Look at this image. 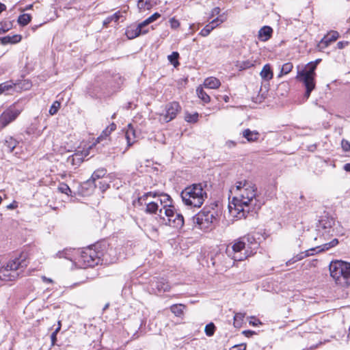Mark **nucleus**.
<instances>
[{"label":"nucleus","instance_id":"obj_1","mask_svg":"<svg viewBox=\"0 0 350 350\" xmlns=\"http://www.w3.org/2000/svg\"><path fill=\"white\" fill-rule=\"evenodd\" d=\"M230 192L234 196L229 204V211L238 219L245 218L250 212H256L260 208L262 203L256 199L257 187L252 181H237Z\"/></svg>","mask_w":350,"mask_h":350},{"label":"nucleus","instance_id":"obj_2","mask_svg":"<svg viewBox=\"0 0 350 350\" xmlns=\"http://www.w3.org/2000/svg\"><path fill=\"white\" fill-rule=\"evenodd\" d=\"M180 196L186 205L198 208L203 204L204 199L207 197L201 184H193L187 187L181 192Z\"/></svg>","mask_w":350,"mask_h":350},{"label":"nucleus","instance_id":"obj_3","mask_svg":"<svg viewBox=\"0 0 350 350\" xmlns=\"http://www.w3.org/2000/svg\"><path fill=\"white\" fill-rule=\"evenodd\" d=\"M331 276L342 286L350 285V263L336 260L329 265Z\"/></svg>","mask_w":350,"mask_h":350},{"label":"nucleus","instance_id":"obj_4","mask_svg":"<svg viewBox=\"0 0 350 350\" xmlns=\"http://www.w3.org/2000/svg\"><path fill=\"white\" fill-rule=\"evenodd\" d=\"M106 248V243H98L81 251L78 261L84 267H94L100 262L99 249Z\"/></svg>","mask_w":350,"mask_h":350},{"label":"nucleus","instance_id":"obj_5","mask_svg":"<svg viewBox=\"0 0 350 350\" xmlns=\"http://www.w3.org/2000/svg\"><path fill=\"white\" fill-rule=\"evenodd\" d=\"M317 68V63H309L304 70L299 71L297 75V79L302 82L306 88L304 98L307 100L315 88L314 77L316 75L315 70Z\"/></svg>","mask_w":350,"mask_h":350},{"label":"nucleus","instance_id":"obj_6","mask_svg":"<svg viewBox=\"0 0 350 350\" xmlns=\"http://www.w3.org/2000/svg\"><path fill=\"white\" fill-rule=\"evenodd\" d=\"M26 267L25 262L19 258L10 260L6 266L0 268V280L5 281L14 280Z\"/></svg>","mask_w":350,"mask_h":350},{"label":"nucleus","instance_id":"obj_7","mask_svg":"<svg viewBox=\"0 0 350 350\" xmlns=\"http://www.w3.org/2000/svg\"><path fill=\"white\" fill-rule=\"evenodd\" d=\"M215 215L216 212L213 208L204 207L192 217L193 223L201 230H208L216 219Z\"/></svg>","mask_w":350,"mask_h":350},{"label":"nucleus","instance_id":"obj_8","mask_svg":"<svg viewBox=\"0 0 350 350\" xmlns=\"http://www.w3.org/2000/svg\"><path fill=\"white\" fill-rule=\"evenodd\" d=\"M246 241L241 238L235 241L232 246H228L226 253L228 257L234 261H242L251 255L246 247Z\"/></svg>","mask_w":350,"mask_h":350},{"label":"nucleus","instance_id":"obj_9","mask_svg":"<svg viewBox=\"0 0 350 350\" xmlns=\"http://www.w3.org/2000/svg\"><path fill=\"white\" fill-rule=\"evenodd\" d=\"M163 210L165 215L167 217V221L163 218L165 224L178 229L183 226L184 217L181 213L176 211L173 206L164 205Z\"/></svg>","mask_w":350,"mask_h":350},{"label":"nucleus","instance_id":"obj_10","mask_svg":"<svg viewBox=\"0 0 350 350\" xmlns=\"http://www.w3.org/2000/svg\"><path fill=\"white\" fill-rule=\"evenodd\" d=\"M98 250L101 263H114L121 257V247H113L106 243V248H100Z\"/></svg>","mask_w":350,"mask_h":350},{"label":"nucleus","instance_id":"obj_11","mask_svg":"<svg viewBox=\"0 0 350 350\" xmlns=\"http://www.w3.org/2000/svg\"><path fill=\"white\" fill-rule=\"evenodd\" d=\"M334 222L333 218L328 217H323L319 221V224L317 226V231L318 237L320 239L327 240L332 236V232L334 231L332 227Z\"/></svg>","mask_w":350,"mask_h":350},{"label":"nucleus","instance_id":"obj_12","mask_svg":"<svg viewBox=\"0 0 350 350\" xmlns=\"http://www.w3.org/2000/svg\"><path fill=\"white\" fill-rule=\"evenodd\" d=\"M157 196L158 193L156 192H147L138 198L137 202L140 206H146L144 211L146 213L156 214L157 212L159 211L158 202L150 201L148 198H155Z\"/></svg>","mask_w":350,"mask_h":350},{"label":"nucleus","instance_id":"obj_13","mask_svg":"<svg viewBox=\"0 0 350 350\" xmlns=\"http://www.w3.org/2000/svg\"><path fill=\"white\" fill-rule=\"evenodd\" d=\"M21 110L12 105L5 110L0 116V131L16 119Z\"/></svg>","mask_w":350,"mask_h":350},{"label":"nucleus","instance_id":"obj_14","mask_svg":"<svg viewBox=\"0 0 350 350\" xmlns=\"http://www.w3.org/2000/svg\"><path fill=\"white\" fill-rule=\"evenodd\" d=\"M165 109L166 113L163 116V118H161V120L168 122L176 118L177 113L180 110V106L178 103L172 102L166 105Z\"/></svg>","mask_w":350,"mask_h":350},{"label":"nucleus","instance_id":"obj_15","mask_svg":"<svg viewBox=\"0 0 350 350\" xmlns=\"http://www.w3.org/2000/svg\"><path fill=\"white\" fill-rule=\"evenodd\" d=\"M150 286L154 293H161L169 291L170 286L164 278H157L151 281Z\"/></svg>","mask_w":350,"mask_h":350},{"label":"nucleus","instance_id":"obj_16","mask_svg":"<svg viewBox=\"0 0 350 350\" xmlns=\"http://www.w3.org/2000/svg\"><path fill=\"white\" fill-rule=\"evenodd\" d=\"M339 37V33L336 31H332L325 35L320 41L319 46L321 49L327 47L331 42L336 41Z\"/></svg>","mask_w":350,"mask_h":350},{"label":"nucleus","instance_id":"obj_17","mask_svg":"<svg viewBox=\"0 0 350 350\" xmlns=\"http://www.w3.org/2000/svg\"><path fill=\"white\" fill-rule=\"evenodd\" d=\"M89 154L88 151H85V153L83 152H77L72 155L68 157L67 162L72 165H79L84 160V157Z\"/></svg>","mask_w":350,"mask_h":350},{"label":"nucleus","instance_id":"obj_18","mask_svg":"<svg viewBox=\"0 0 350 350\" xmlns=\"http://www.w3.org/2000/svg\"><path fill=\"white\" fill-rule=\"evenodd\" d=\"M273 34V29L270 26H263L258 32V38L262 42L269 40Z\"/></svg>","mask_w":350,"mask_h":350},{"label":"nucleus","instance_id":"obj_19","mask_svg":"<svg viewBox=\"0 0 350 350\" xmlns=\"http://www.w3.org/2000/svg\"><path fill=\"white\" fill-rule=\"evenodd\" d=\"M136 137V135H135V129L133 128V126H132L131 124H129L128 125V127H127V129L126 130V132H125V138L126 139V142H127V148L126 149L128 150V148L129 147H131L135 142V139Z\"/></svg>","mask_w":350,"mask_h":350},{"label":"nucleus","instance_id":"obj_20","mask_svg":"<svg viewBox=\"0 0 350 350\" xmlns=\"http://www.w3.org/2000/svg\"><path fill=\"white\" fill-rule=\"evenodd\" d=\"M243 137L249 142H254L258 141L260 134L256 131H251L249 129H245L242 133Z\"/></svg>","mask_w":350,"mask_h":350},{"label":"nucleus","instance_id":"obj_21","mask_svg":"<svg viewBox=\"0 0 350 350\" xmlns=\"http://www.w3.org/2000/svg\"><path fill=\"white\" fill-rule=\"evenodd\" d=\"M243 240L246 241V247L248 250L249 252H251V255L252 254L253 250H255L258 247V243L256 241V239L252 236H247L243 237Z\"/></svg>","mask_w":350,"mask_h":350},{"label":"nucleus","instance_id":"obj_22","mask_svg":"<svg viewBox=\"0 0 350 350\" xmlns=\"http://www.w3.org/2000/svg\"><path fill=\"white\" fill-rule=\"evenodd\" d=\"M22 36L18 34L12 36H7L0 38V42L2 44L5 45L8 44H16L21 40Z\"/></svg>","mask_w":350,"mask_h":350},{"label":"nucleus","instance_id":"obj_23","mask_svg":"<svg viewBox=\"0 0 350 350\" xmlns=\"http://www.w3.org/2000/svg\"><path fill=\"white\" fill-rule=\"evenodd\" d=\"M220 85L219 80L213 77H208L204 81V86L210 89H217Z\"/></svg>","mask_w":350,"mask_h":350},{"label":"nucleus","instance_id":"obj_24","mask_svg":"<svg viewBox=\"0 0 350 350\" xmlns=\"http://www.w3.org/2000/svg\"><path fill=\"white\" fill-rule=\"evenodd\" d=\"M125 34L129 39H133L137 38L141 34H143L141 29L137 26L129 27L126 29Z\"/></svg>","mask_w":350,"mask_h":350},{"label":"nucleus","instance_id":"obj_25","mask_svg":"<svg viewBox=\"0 0 350 350\" xmlns=\"http://www.w3.org/2000/svg\"><path fill=\"white\" fill-rule=\"evenodd\" d=\"M260 75L265 81H269L273 78V75L269 64H265L263 66Z\"/></svg>","mask_w":350,"mask_h":350},{"label":"nucleus","instance_id":"obj_26","mask_svg":"<svg viewBox=\"0 0 350 350\" xmlns=\"http://www.w3.org/2000/svg\"><path fill=\"white\" fill-rule=\"evenodd\" d=\"M106 172L107 171L104 168L94 171L92 175L91 179L88 181V183H94L97 179L103 178L106 174Z\"/></svg>","mask_w":350,"mask_h":350},{"label":"nucleus","instance_id":"obj_27","mask_svg":"<svg viewBox=\"0 0 350 350\" xmlns=\"http://www.w3.org/2000/svg\"><path fill=\"white\" fill-rule=\"evenodd\" d=\"M157 201H159L160 204L161 205H163V206L164 205H168L169 206H172L171 205L172 199H171L170 196L169 195H167V194H162L161 195V198L159 199V200L158 199ZM163 209V207L159 209V213H160L159 215L161 217H162Z\"/></svg>","mask_w":350,"mask_h":350},{"label":"nucleus","instance_id":"obj_28","mask_svg":"<svg viewBox=\"0 0 350 350\" xmlns=\"http://www.w3.org/2000/svg\"><path fill=\"white\" fill-rule=\"evenodd\" d=\"M18 144V142L12 137H7L5 139V146L8 152H12Z\"/></svg>","mask_w":350,"mask_h":350},{"label":"nucleus","instance_id":"obj_29","mask_svg":"<svg viewBox=\"0 0 350 350\" xmlns=\"http://www.w3.org/2000/svg\"><path fill=\"white\" fill-rule=\"evenodd\" d=\"M254 61L250 59L239 62L237 64V66L240 70H245L254 66Z\"/></svg>","mask_w":350,"mask_h":350},{"label":"nucleus","instance_id":"obj_30","mask_svg":"<svg viewBox=\"0 0 350 350\" xmlns=\"http://www.w3.org/2000/svg\"><path fill=\"white\" fill-rule=\"evenodd\" d=\"M196 92L198 97L204 103H208L211 101L209 95L205 91H204L202 88H198Z\"/></svg>","mask_w":350,"mask_h":350},{"label":"nucleus","instance_id":"obj_31","mask_svg":"<svg viewBox=\"0 0 350 350\" xmlns=\"http://www.w3.org/2000/svg\"><path fill=\"white\" fill-rule=\"evenodd\" d=\"M226 20V17L225 16H219L215 18H213L208 24L213 28L215 29L217 27L220 25Z\"/></svg>","mask_w":350,"mask_h":350},{"label":"nucleus","instance_id":"obj_32","mask_svg":"<svg viewBox=\"0 0 350 350\" xmlns=\"http://www.w3.org/2000/svg\"><path fill=\"white\" fill-rule=\"evenodd\" d=\"M121 16L120 12H117L111 16H108L103 21V25L107 27L111 21L117 23Z\"/></svg>","mask_w":350,"mask_h":350},{"label":"nucleus","instance_id":"obj_33","mask_svg":"<svg viewBox=\"0 0 350 350\" xmlns=\"http://www.w3.org/2000/svg\"><path fill=\"white\" fill-rule=\"evenodd\" d=\"M31 20V16L29 14H23L18 16V23L22 25H27Z\"/></svg>","mask_w":350,"mask_h":350},{"label":"nucleus","instance_id":"obj_34","mask_svg":"<svg viewBox=\"0 0 350 350\" xmlns=\"http://www.w3.org/2000/svg\"><path fill=\"white\" fill-rule=\"evenodd\" d=\"M184 308H185L184 305L174 304L170 307V310L176 316L179 317L183 314Z\"/></svg>","mask_w":350,"mask_h":350},{"label":"nucleus","instance_id":"obj_35","mask_svg":"<svg viewBox=\"0 0 350 350\" xmlns=\"http://www.w3.org/2000/svg\"><path fill=\"white\" fill-rule=\"evenodd\" d=\"M245 314L243 313H236L234 316V326L235 327H240L242 325Z\"/></svg>","mask_w":350,"mask_h":350},{"label":"nucleus","instance_id":"obj_36","mask_svg":"<svg viewBox=\"0 0 350 350\" xmlns=\"http://www.w3.org/2000/svg\"><path fill=\"white\" fill-rule=\"evenodd\" d=\"M110 134H111L110 131L109 130V129L106 128L105 130L103 131L100 135L97 137L96 142L90 147V149H92L93 148V146H95L96 145V144L100 143L101 141L103 140V139L108 137Z\"/></svg>","mask_w":350,"mask_h":350},{"label":"nucleus","instance_id":"obj_37","mask_svg":"<svg viewBox=\"0 0 350 350\" xmlns=\"http://www.w3.org/2000/svg\"><path fill=\"white\" fill-rule=\"evenodd\" d=\"M215 329H216V327L214 325V323H210L205 326L204 332H205V334H206V336H213V334L215 332Z\"/></svg>","mask_w":350,"mask_h":350},{"label":"nucleus","instance_id":"obj_38","mask_svg":"<svg viewBox=\"0 0 350 350\" xmlns=\"http://www.w3.org/2000/svg\"><path fill=\"white\" fill-rule=\"evenodd\" d=\"M57 189L61 193H65L68 196H71V193H72L71 189H70L68 185H66V183H60Z\"/></svg>","mask_w":350,"mask_h":350},{"label":"nucleus","instance_id":"obj_39","mask_svg":"<svg viewBox=\"0 0 350 350\" xmlns=\"http://www.w3.org/2000/svg\"><path fill=\"white\" fill-rule=\"evenodd\" d=\"M179 57V53L178 52H172V53L168 55V59L175 67L179 64L178 59Z\"/></svg>","mask_w":350,"mask_h":350},{"label":"nucleus","instance_id":"obj_40","mask_svg":"<svg viewBox=\"0 0 350 350\" xmlns=\"http://www.w3.org/2000/svg\"><path fill=\"white\" fill-rule=\"evenodd\" d=\"M12 23L10 21H5L0 24V33H5L12 28Z\"/></svg>","mask_w":350,"mask_h":350},{"label":"nucleus","instance_id":"obj_41","mask_svg":"<svg viewBox=\"0 0 350 350\" xmlns=\"http://www.w3.org/2000/svg\"><path fill=\"white\" fill-rule=\"evenodd\" d=\"M214 29L209 25L207 24L199 33V35L202 37L208 36Z\"/></svg>","mask_w":350,"mask_h":350},{"label":"nucleus","instance_id":"obj_42","mask_svg":"<svg viewBox=\"0 0 350 350\" xmlns=\"http://www.w3.org/2000/svg\"><path fill=\"white\" fill-rule=\"evenodd\" d=\"M293 68V64L291 62H287L284 64L281 69V74L287 75L289 73Z\"/></svg>","mask_w":350,"mask_h":350},{"label":"nucleus","instance_id":"obj_43","mask_svg":"<svg viewBox=\"0 0 350 350\" xmlns=\"http://www.w3.org/2000/svg\"><path fill=\"white\" fill-rule=\"evenodd\" d=\"M221 10L219 7L214 8L210 12L208 19L214 18L219 16H224V14H220Z\"/></svg>","mask_w":350,"mask_h":350},{"label":"nucleus","instance_id":"obj_44","mask_svg":"<svg viewBox=\"0 0 350 350\" xmlns=\"http://www.w3.org/2000/svg\"><path fill=\"white\" fill-rule=\"evenodd\" d=\"M61 329V321H58V327L55 329V330L51 335V340L52 345H54L57 340V334L59 332Z\"/></svg>","mask_w":350,"mask_h":350},{"label":"nucleus","instance_id":"obj_45","mask_svg":"<svg viewBox=\"0 0 350 350\" xmlns=\"http://www.w3.org/2000/svg\"><path fill=\"white\" fill-rule=\"evenodd\" d=\"M60 107V103L55 101L49 109V113L51 115H55Z\"/></svg>","mask_w":350,"mask_h":350},{"label":"nucleus","instance_id":"obj_46","mask_svg":"<svg viewBox=\"0 0 350 350\" xmlns=\"http://www.w3.org/2000/svg\"><path fill=\"white\" fill-rule=\"evenodd\" d=\"M151 23L150 20L148 18H146L145 21H144L142 23L138 24L137 27L141 29V31L143 34H145L148 32V29H145L144 27Z\"/></svg>","mask_w":350,"mask_h":350},{"label":"nucleus","instance_id":"obj_47","mask_svg":"<svg viewBox=\"0 0 350 350\" xmlns=\"http://www.w3.org/2000/svg\"><path fill=\"white\" fill-rule=\"evenodd\" d=\"M70 250H64L63 251H59L56 254V256L58 258H65L66 259L71 260L70 257Z\"/></svg>","mask_w":350,"mask_h":350},{"label":"nucleus","instance_id":"obj_48","mask_svg":"<svg viewBox=\"0 0 350 350\" xmlns=\"http://www.w3.org/2000/svg\"><path fill=\"white\" fill-rule=\"evenodd\" d=\"M198 118V113L188 114L185 116V120L188 122H196Z\"/></svg>","mask_w":350,"mask_h":350},{"label":"nucleus","instance_id":"obj_49","mask_svg":"<svg viewBox=\"0 0 350 350\" xmlns=\"http://www.w3.org/2000/svg\"><path fill=\"white\" fill-rule=\"evenodd\" d=\"M13 86L11 84H8L7 83L0 84V94L8 91L10 89H12Z\"/></svg>","mask_w":350,"mask_h":350},{"label":"nucleus","instance_id":"obj_50","mask_svg":"<svg viewBox=\"0 0 350 350\" xmlns=\"http://www.w3.org/2000/svg\"><path fill=\"white\" fill-rule=\"evenodd\" d=\"M331 247H332V246L330 244V243L329 242V243H324L321 246L317 247L315 249L314 248L312 249L311 250L314 251L316 249H318L319 252H321V251L328 250Z\"/></svg>","mask_w":350,"mask_h":350},{"label":"nucleus","instance_id":"obj_51","mask_svg":"<svg viewBox=\"0 0 350 350\" xmlns=\"http://www.w3.org/2000/svg\"><path fill=\"white\" fill-rule=\"evenodd\" d=\"M170 26L172 29H176L180 26V23L175 18H172L170 19Z\"/></svg>","mask_w":350,"mask_h":350},{"label":"nucleus","instance_id":"obj_52","mask_svg":"<svg viewBox=\"0 0 350 350\" xmlns=\"http://www.w3.org/2000/svg\"><path fill=\"white\" fill-rule=\"evenodd\" d=\"M342 148L345 151H349L350 150V143L345 140L342 139L341 142Z\"/></svg>","mask_w":350,"mask_h":350},{"label":"nucleus","instance_id":"obj_53","mask_svg":"<svg viewBox=\"0 0 350 350\" xmlns=\"http://www.w3.org/2000/svg\"><path fill=\"white\" fill-rule=\"evenodd\" d=\"M246 345L244 344H240L238 345H234L231 348L230 350H245Z\"/></svg>","mask_w":350,"mask_h":350},{"label":"nucleus","instance_id":"obj_54","mask_svg":"<svg viewBox=\"0 0 350 350\" xmlns=\"http://www.w3.org/2000/svg\"><path fill=\"white\" fill-rule=\"evenodd\" d=\"M161 16L160 14L158 12L154 13L152 15L149 16L148 18L150 20L151 23L154 22L157 19H158Z\"/></svg>","mask_w":350,"mask_h":350},{"label":"nucleus","instance_id":"obj_55","mask_svg":"<svg viewBox=\"0 0 350 350\" xmlns=\"http://www.w3.org/2000/svg\"><path fill=\"white\" fill-rule=\"evenodd\" d=\"M237 145V143L234 141L232 140H228L226 142L225 146L228 148H232L235 147Z\"/></svg>","mask_w":350,"mask_h":350},{"label":"nucleus","instance_id":"obj_56","mask_svg":"<svg viewBox=\"0 0 350 350\" xmlns=\"http://www.w3.org/2000/svg\"><path fill=\"white\" fill-rule=\"evenodd\" d=\"M349 44V42L347 41H340L337 43V46L338 49H342L345 48L346 46Z\"/></svg>","mask_w":350,"mask_h":350},{"label":"nucleus","instance_id":"obj_57","mask_svg":"<svg viewBox=\"0 0 350 350\" xmlns=\"http://www.w3.org/2000/svg\"><path fill=\"white\" fill-rule=\"evenodd\" d=\"M17 206H18L17 202L14 201L13 202H12L11 204H10L7 206V208L8 209H14V208H17Z\"/></svg>","mask_w":350,"mask_h":350},{"label":"nucleus","instance_id":"obj_58","mask_svg":"<svg viewBox=\"0 0 350 350\" xmlns=\"http://www.w3.org/2000/svg\"><path fill=\"white\" fill-rule=\"evenodd\" d=\"M107 129H109V130L111 133L116 129V125L114 123H111L108 127H107Z\"/></svg>","mask_w":350,"mask_h":350},{"label":"nucleus","instance_id":"obj_59","mask_svg":"<svg viewBox=\"0 0 350 350\" xmlns=\"http://www.w3.org/2000/svg\"><path fill=\"white\" fill-rule=\"evenodd\" d=\"M330 244L332 245V247L336 246L338 243V241L337 239H334L332 241H331Z\"/></svg>","mask_w":350,"mask_h":350},{"label":"nucleus","instance_id":"obj_60","mask_svg":"<svg viewBox=\"0 0 350 350\" xmlns=\"http://www.w3.org/2000/svg\"><path fill=\"white\" fill-rule=\"evenodd\" d=\"M42 281L46 282H49V283L53 282V280L51 278H48L46 276H42Z\"/></svg>","mask_w":350,"mask_h":350},{"label":"nucleus","instance_id":"obj_61","mask_svg":"<svg viewBox=\"0 0 350 350\" xmlns=\"http://www.w3.org/2000/svg\"><path fill=\"white\" fill-rule=\"evenodd\" d=\"M243 333L245 336H250V335H252V334L254 333V332H253V331H250V330H246V331H243Z\"/></svg>","mask_w":350,"mask_h":350},{"label":"nucleus","instance_id":"obj_62","mask_svg":"<svg viewBox=\"0 0 350 350\" xmlns=\"http://www.w3.org/2000/svg\"><path fill=\"white\" fill-rule=\"evenodd\" d=\"M344 170L347 172H350V163H346L345 165H344Z\"/></svg>","mask_w":350,"mask_h":350},{"label":"nucleus","instance_id":"obj_63","mask_svg":"<svg viewBox=\"0 0 350 350\" xmlns=\"http://www.w3.org/2000/svg\"><path fill=\"white\" fill-rule=\"evenodd\" d=\"M6 8V6L3 4V3H0V14L3 11L5 10Z\"/></svg>","mask_w":350,"mask_h":350},{"label":"nucleus","instance_id":"obj_64","mask_svg":"<svg viewBox=\"0 0 350 350\" xmlns=\"http://www.w3.org/2000/svg\"><path fill=\"white\" fill-rule=\"evenodd\" d=\"M224 100L226 103H228L229 101V97L228 96H224Z\"/></svg>","mask_w":350,"mask_h":350}]
</instances>
